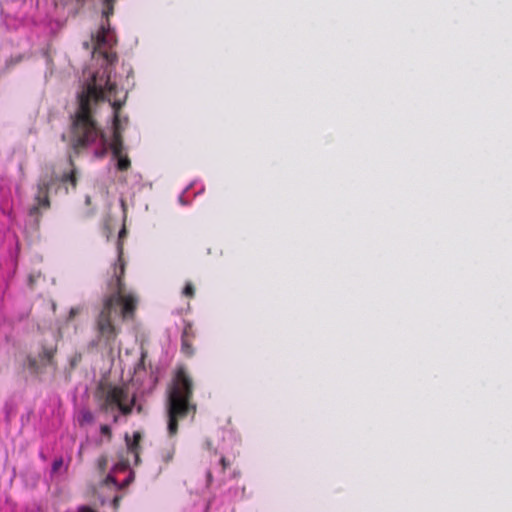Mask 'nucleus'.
<instances>
[{
  "label": "nucleus",
  "instance_id": "f257e3e1",
  "mask_svg": "<svg viewBox=\"0 0 512 512\" xmlns=\"http://www.w3.org/2000/svg\"><path fill=\"white\" fill-rule=\"evenodd\" d=\"M117 93V85L111 81L110 75L106 70L102 74L97 72L92 76L91 81L79 95V107L75 114L71 131V145L74 150L79 151L87 147L100 136V129L92 117L91 104L107 100L111 103L114 111V131L110 149L114 157L123 154L124 147L120 133L119 112L125 103V99H118Z\"/></svg>",
  "mask_w": 512,
  "mask_h": 512
},
{
  "label": "nucleus",
  "instance_id": "f03ea898",
  "mask_svg": "<svg viewBox=\"0 0 512 512\" xmlns=\"http://www.w3.org/2000/svg\"><path fill=\"white\" fill-rule=\"evenodd\" d=\"M125 274V262L122 247H118V259L113 266V275L109 283L111 293L103 299L102 308L95 319L97 338L106 347L111 349L119 335V328L113 323L112 314L120 307L123 319L134 317L138 300L132 293H126L123 277Z\"/></svg>",
  "mask_w": 512,
  "mask_h": 512
},
{
  "label": "nucleus",
  "instance_id": "7ed1b4c3",
  "mask_svg": "<svg viewBox=\"0 0 512 512\" xmlns=\"http://www.w3.org/2000/svg\"><path fill=\"white\" fill-rule=\"evenodd\" d=\"M193 393V379L184 366L177 367L167 388V429L171 437L177 434L180 420L190 413H196L197 405L192 402Z\"/></svg>",
  "mask_w": 512,
  "mask_h": 512
},
{
  "label": "nucleus",
  "instance_id": "20e7f679",
  "mask_svg": "<svg viewBox=\"0 0 512 512\" xmlns=\"http://www.w3.org/2000/svg\"><path fill=\"white\" fill-rule=\"evenodd\" d=\"M96 398L99 402V409L103 413L118 410L123 416H129L136 404L135 395H129L128 388L123 385L100 386Z\"/></svg>",
  "mask_w": 512,
  "mask_h": 512
},
{
  "label": "nucleus",
  "instance_id": "39448f33",
  "mask_svg": "<svg viewBox=\"0 0 512 512\" xmlns=\"http://www.w3.org/2000/svg\"><path fill=\"white\" fill-rule=\"evenodd\" d=\"M114 43L113 36L110 33L109 26H101L94 38V53H98L103 56L108 64H114L117 61V55L109 48H112Z\"/></svg>",
  "mask_w": 512,
  "mask_h": 512
},
{
  "label": "nucleus",
  "instance_id": "423d86ee",
  "mask_svg": "<svg viewBox=\"0 0 512 512\" xmlns=\"http://www.w3.org/2000/svg\"><path fill=\"white\" fill-rule=\"evenodd\" d=\"M56 353H57V346H51V347L43 346L41 352L39 353L40 362H38V360L36 358H34L32 356H28V358H27L28 368L33 373L38 374V373L42 372V368L45 366H48V365L56 366V363L54 360Z\"/></svg>",
  "mask_w": 512,
  "mask_h": 512
},
{
  "label": "nucleus",
  "instance_id": "0eeeda50",
  "mask_svg": "<svg viewBox=\"0 0 512 512\" xmlns=\"http://www.w3.org/2000/svg\"><path fill=\"white\" fill-rule=\"evenodd\" d=\"M53 181V179H41L38 182L37 193L34 197L35 204L29 210L30 215H37L41 208L48 209L50 207L48 193Z\"/></svg>",
  "mask_w": 512,
  "mask_h": 512
},
{
  "label": "nucleus",
  "instance_id": "6e6552de",
  "mask_svg": "<svg viewBox=\"0 0 512 512\" xmlns=\"http://www.w3.org/2000/svg\"><path fill=\"white\" fill-rule=\"evenodd\" d=\"M195 338V333L193 331V327L191 324H186L181 336V352L187 356L191 357L194 354V349L192 346V341Z\"/></svg>",
  "mask_w": 512,
  "mask_h": 512
},
{
  "label": "nucleus",
  "instance_id": "1a4fd4ad",
  "mask_svg": "<svg viewBox=\"0 0 512 512\" xmlns=\"http://www.w3.org/2000/svg\"><path fill=\"white\" fill-rule=\"evenodd\" d=\"M141 434L140 432H135L133 434V440H129L128 437H126V441H127V447H128V450L134 454L135 456V461H136V464L138 463L139 461V449H140V441H141Z\"/></svg>",
  "mask_w": 512,
  "mask_h": 512
},
{
  "label": "nucleus",
  "instance_id": "9d476101",
  "mask_svg": "<svg viewBox=\"0 0 512 512\" xmlns=\"http://www.w3.org/2000/svg\"><path fill=\"white\" fill-rule=\"evenodd\" d=\"M69 164L71 166V170L69 172L63 173L60 177V181L62 183H70L73 188L77 186V175L76 168L74 166V161L72 158H69Z\"/></svg>",
  "mask_w": 512,
  "mask_h": 512
},
{
  "label": "nucleus",
  "instance_id": "9b49d317",
  "mask_svg": "<svg viewBox=\"0 0 512 512\" xmlns=\"http://www.w3.org/2000/svg\"><path fill=\"white\" fill-rule=\"evenodd\" d=\"M78 421L81 426L92 424L94 422V415L90 410L82 409L79 412Z\"/></svg>",
  "mask_w": 512,
  "mask_h": 512
},
{
  "label": "nucleus",
  "instance_id": "f8f14e48",
  "mask_svg": "<svg viewBox=\"0 0 512 512\" xmlns=\"http://www.w3.org/2000/svg\"><path fill=\"white\" fill-rule=\"evenodd\" d=\"M117 159V169L119 171H127L131 167V161L125 154L115 157Z\"/></svg>",
  "mask_w": 512,
  "mask_h": 512
},
{
  "label": "nucleus",
  "instance_id": "ddd939ff",
  "mask_svg": "<svg viewBox=\"0 0 512 512\" xmlns=\"http://www.w3.org/2000/svg\"><path fill=\"white\" fill-rule=\"evenodd\" d=\"M114 1L115 0H103V16L108 20V18L113 14L114 12Z\"/></svg>",
  "mask_w": 512,
  "mask_h": 512
},
{
  "label": "nucleus",
  "instance_id": "4468645a",
  "mask_svg": "<svg viewBox=\"0 0 512 512\" xmlns=\"http://www.w3.org/2000/svg\"><path fill=\"white\" fill-rule=\"evenodd\" d=\"M108 466V458L106 455H101L96 461V468L100 474H104Z\"/></svg>",
  "mask_w": 512,
  "mask_h": 512
},
{
  "label": "nucleus",
  "instance_id": "2eb2a0df",
  "mask_svg": "<svg viewBox=\"0 0 512 512\" xmlns=\"http://www.w3.org/2000/svg\"><path fill=\"white\" fill-rule=\"evenodd\" d=\"M183 295L189 298L194 297L195 295V288L192 283H187L183 289Z\"/></svg>",
  "mask_w": 512,
  "mask_h": 512
},
{
  "label": "nucleus",
  "instance_id": "dca6fc26",
  "mask_svg": "<svg viewBox=\"0 0 512 512\" xmlns=\"http://www.w3.org/2000/svg\"><path fill=\"white\" fill-rule=\"evenodd\" d=\"M82 360V354L79 352H76L71 358H70V366L72 369H74Z\"/></svg>",
  "mask_w": 512,
  "mask_h": 512
},
{
  "label": "nucleus",
  "instance_id": "f3484780",
  "mask_svg": "<svg viewBox=\"0 0 512 512\" xmlns=\"http://www.w3.org/2000/svg\"><path fill=\"white\" fill-rule=\"evenodd\" d=\"M100 432L102 435L106 436L108 439H110L112 436L111 428L108 425H101Z\"/></svg>",
  "mask_w": 512,
  "mask_h": 512
},
{
  "label": "nucleus",
  "instance_id": "a211bd4d",
  "mask_svg": "<svg viewBox=\"0 0 512 512\" xmlns=\"http://www.w3.org/2000/svg\"><path fill=\"white\" fill-rule=\"evenodd\" d=\"M75 512H97V510L88 505H81V506L77 507Z\"/></svg>",
  "mask_w": 512,
  "mask_h": 512
},
{
  "label": "nucleus",
  "instance_id": "6ab92c4d",
  "mask_svg": "<svg viewBox=\"0 0 512 512\" xmlns=\"http://www.w3.org/2000/svg\"><path fill=\"white\" fill-rule=\"evenodd\" d=\"M103 483H104L105 485L113 484V485H115V486H118V483H117V481H116L115 477H114V476H112V475H107V476H106V478L104 479Z\"/></svg>",
  "mask_w": 512,
  "mask_h": 512
},
{
  "label": "nucleus",
  "instance_id": "aec40b11",
  "mask_svg": "<svg viewBox=\"0 0 512 512\" xmlns=\"http://www.w3.org/2000/svg\"><path fill=\"white\" fill-rule=\"evenodd\" d=\"M62 465H63V460H62L61 458L56 459V460L53 462V464H52V471H53V472L58 471V470L61 468V466H62Z\"/></svg>",
  "mask_w": 512,
  "mask_h": 512
},
{
  "label": "nucleus",
  "instance_id": "412c9836",
  "mask_svg": "<svg viewBox=\"0 0 512 512\" xmlns=\"http://www.w3.org/2000/svg\"><path fill=\"white\" fill-rule=\"evenodd\" d=\"M133 479H134L133 475L130 474L129 477L122 484H120V485L118 484L117 489H122L125 486L129 485L133 481Z\"/></svg>",
  "mask_w": 512,
  "mask_h": 512
},
{
  "label": "nucleus",
  "instance_id": "4be33fe9",
  "mask_svg": "<svg viewBox=\"0 0 512 512\" xmlns=\"http://www.w3.org/2000/svg\"><path fill=\"white\" fill-rule=\"evenodd\" d=\"M220 464L222 466V472H224L230 466L229 461L225 457L220 458Z\"/></svg>",
  "mask_w": 512,
  "mask_h": 512
},
{
  "label": "nucleus",
  "instance_id": "5701e85b",
  "mask_svg": "<svg viewBox=\"0 0 512 512\" xmlns=\"http://www.w3.org/2000/svg\"><path fill=\"white\" fill-rule=\"evenodd\" d=\"M120 501H121V496H118V495H117V496H115V497L113 498V500H112V505H113V507H114V509H115V510H116V509H118L119 504H120Z\"/></svg>",
  "mask_w": 512,
  "mask_h": 512
},
{
  "label": "nucleus",
  "instance_id": "b1692460",
  "mask_svg": "<svg viewBox=\"0 0 512 512\" xmlns=\"http://www.w3.org/2000/svg\"><path fill=\"white\" fill-rule=\"evenodd\" d=\"M124 469H126V465L121 464V463L116 464V465L114 466V468H113V470H114V471L124 470Z\"/></svg>",
  "mask_w": 512,
  "mask_h": 512
},
{
  "label": "nucleus",
  "instance_id": "393cba45",
  "mask_svg": "<svg viewBox=\"0 0 512 512\" xmlns=\"http://www.w3.org/2000/svg\"><path fill=\"white\" fill-rule=\"evenodd\" d=\"M78 313V310L76 308H72L69 312V317L73 318Z\"/></svg>",
  "mask_w": 512,
  "mask_h": 512
},
{
  "label": "nucleus",
  "instance_id": "a878e982",
  "mask_svg": "<svg viewBox=\"0 0 512 512\" xmlns=\"http://www.w3.org/2000/svg\"><path fill=\"white\" fill-rule=\"evenodd\" d=\"M172 457H173V452H169V453L166 455V457H165V461H166V462L170 461V460L172 459Z\"/></svg>",
  "mask_w": 512,
  "mask_h": 512
},
{
  "label": "nucleus",
  "instance_id": "bb28decb",
  "mask_svg": "<svg viewBox=\"0 0 512 512\" xmlns=\"http://www.w3.org/2000/svg\"><path fill=\"white\" fill-rule=\"evenodd\" d=\"M118 421H119V415L115 414V415L113 416V422H114V423H118Z\"/></svg>",
  "mask_w": 512,
  "mask_h": 512
},
{
  "label": "nucleus",
  "instance_id": "cd10ccee",
  "mask_svg": "<svg viewBox=\"0 0 512 512\" xmlns=\"http://www.w3.org/2000/svg\"><path fill=\"white\" fill-rule=\"evenodd\" d=\"M78 6H82L85 3V0H75Z\"/></svg>",
  "mask_w": 512,
  "mask_h": 512
},
{
  "label": "nucleus",
  "instance_id": "c85d7f7f",
  "mask_svg": "<svg viewBox=\"0 0 512 512\" xmlns=\"http://www.w3.org/2000/svg\"><path fill=\"white\" fill-rule=\"evenodd\" d=\"M207 477H208V481L210 482L212 480V474L210 471L208 472Z\"/></svg>",
  "mask_w": 512,
  "mask_h": 512
},
{
  "label": "nucleus",
  "instance_id": "c756f323",
  "mask_svg": "<svg viewBox=\"0 0 512 512\" xmlns=\"http://www.w3.org/2000/svg\"><path fill=\"white\" fill-rule=\"evenodd\" d=\"M124 233H125V229H122L121 232L119 233V237H121L122 234H124Z\"/></svg>",
  "mask_w": 512,
  "mask_h": 512
}]
</instances>
